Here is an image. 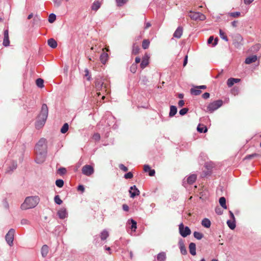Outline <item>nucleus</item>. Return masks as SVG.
<instances>
[{"mask_svg":"<svg viewBox=\"0 0 261 261\" xmlns=\"http://www.w3.org/2000/svg\"><path fill=\"white\" fill-rule=\"evenodd\" d=\"M56 19V16L55 14L51 13L48 17V21L50 23H53Z\"/></svg>","mask_w":261,"mask_h":261,"instance_id":"40","label":"nucleus"},{"mask_svg":"<svg viewBox=\"0 0 261 261\" xmlns=\"http://www.w3.org/2000/svg\"><path fill=\"white\" fill-rule=\"evenodd\" d=\"M129 221H130V222L132 223L131 229L133 231H135L136 229L137 228V222H136V221H135V220H134L132 219H131Z\"/></svg>","mask_w":261,"mask_h":261,"instance_id":"41","label":"nucleus"},{"mask_svg":"<svg viewBox=\"0 0 261 261\" xmlns=\"http://www.w3.org/2000/svg\"><path fill=\"white\" fill-rule=\"evenodd\" d=\"M40 198L38 196L27 197L21 205V208L25 210L35 207L39 203Z\"/></svg>","mask_w":261,"mask_h":261,"instance_id":"2","label":"nucleus"},{"mask_svg":"<svg viewBox=\"0 0 261 261\" xmlns=\"http://www.w3.org/2000/svg\"><path fill=\"white\" fill-rule=\"evenodd\" d=\"M58 215L60 219H63L65 218L67 215L66 209L64 208H61L58 212Z\"/></svg>","mask_w":261,"mask_h":261,"instance_id":"17","label":"nucleus"},{"mask_svg":"<svg viewBox=\"0 0 261 261\" xmlns=\"http://www.w3.org/2000/svg\"><path fill=\"white\" fill-rule=\"evenodd\" d=\"M189 251L190 253L192 255H196V244L194 243H191L189 244Z\"/></svg>","mask_w":261,"mask_h":261,"instance_id":"19","label":"nucleus"},{"mask_svg":"<svg viewBox=\"0 0 261 261\" xmlns=\"http://www.w3.org/2000/svg\"><path fill=\"white\" fill-rule=\"evenodd\" d=\"M227 224L228 227L231 229H234L235 228V227H236V223H235L234 220H227Z\"/></svg>","mask_w":261,"mask_h":261,"instance_id":"30","label":"nucleus"},{"mask_svg":"<svg viewBox=\"0 0 261 261\" xmlns=\"http://www.w3.org/2000/svg\"><path fill=\"white\" fill-rule=\"evenodd\" d=\"M4 40H3V45L4 46H8L9 45V44H10V41H9V33H8V30H5L4 31Z\"/></svg>","mask_w":261,"mask_h":261,"instance_id":"13","label":"nucleus"},{"mask_svg":"<svg viewBox=\"0 0 261 261\" xmlns=\"http://www.w3.org/2000/svg\"><path fill=\"white\" fill-rule=\"evenodd\" d=\"M166 258V253L164 252H160L157 255V259L158 261H164Z\"/></svg>","mask_w":261,"mask_h":261,"instance_id":"26","label":"nucleus"},{"mask_svg":"<svg viewBox=\"0 0 261 261\" xmlns=\"http://www.w3.org/2000/svg\"><path fill=\"white\" fill-rule=\"evenodd\" d=\"M15 232V230L13 228H11L9 230L5 237L6 242L10 246H12L13 244Z\"/></svg>","mask_w":261,"mask_h":261,"instance_id":"6","label":"nucleus"},{"mask_svg":"<svg viewBox=\"0 0 261 261\" xmlns=\"http://www.w3.org/2000/svg\"><path fill=\"white\" fill-rule=\"evenodd\" d=\"M109 234L108 231L103 230L100 233V238L101 240H105L109 237Z\"/></svg>","mask_w":261,"mask_h":261,"instance_id":"29","label":"nucleus"},{"mask_svg":"<svg viewBox=\"0 0 261 261\" xmlns=\"http://www.w3.org/2000/svg\"><path fill=\"white\" fill-rule=\"evenodd\" d=\"M194 237L197 240H201L203 237V234L199 232L195 231L193 233Z\"/></svg>","mask_w":261,"mask_h":261,"instance_id":"33","label":"nucleus"},{"mask_svg":"<svg viewBox=\"0 0 261 261\" xmlns=\"http://www.w3.org/2000/svg\"><path fill=\"white\" fill-rule=\"evenodd\" d=\"M82 172L83 174L89 176L93 174L94 170L92 166L86 165L82 167Z\"/></svg>","mask_w":261,"mask_h":261,"instance_id":"9","label":"nucleus"},{"mask_svg":"<svg viewBox=\"0 0 261 261\" xmlns=\"http://www.w3.org/2000/svg\"><path fill=\"white\" fill-rule=\"evenodd\" d=\"M129 193L130 194V197L134 198L136 196L139 195L140 191L137 188L136 186H133L130 187Z\"/></svg>","mask_w":261,"mask_h":261,"instance_id":"11","label":"nucleus"},{"mask_svg":"<svg viewBox=\"0 0 261 261\" xmlns=\"http://www.w3.org/2000/svg\"><path fill=\"white\" fill-rule=\"evenodd\" d=\"M100 3L97 1H95L91 6V9L92 10H94L95 11H96L98 10V9L100 7Z\"/></svg>","mask_w":261,"mask_h":261,"instance_id":"22","label":"nucleus"},{"mask_svg":"<svg viewBox=\"0 0 261 261\" xmlns=\"http://www.w3.org/2000/svg\"><path fill=\"white\" fill-rule=\"evenodd\" d=\"M149 175L150 176H153L155 174V170L152 169V170H150L149 171Z\"/></svg>","mask_w":261,"mask_h":261,"instance_id":"59","label":"nucleus"},{"mask_svg":"<svg viewBox=\"0 0 261 261\" xmlns=\"http://www.w3.org/2000/svg\"><path fill=\"white\" fill-rule=\"evenodd\" d=\"M68 128H69V125H68V123H66L64 124V125L62 127V128L61 129V132L62 134H65L67 132V130H68Z\"/></svg>","mask_w":261,"mask_h":261,"instance_id":"35","label":"nucleus"},{"mask_svg":"<svg viewBox=\"0 0 261 261\" xmlns=\"http://www.w3.org/2000/svg\"><path fill=\"white\" fill-rule=\"evenodd\" d=\"M54 201L57 204L60 205L62 203V200L60 198L59 195H56L54 197Z\"/></svg>","mask_w":261,"mask_h":261,"instance_id":"42","label":"nucleus"},{"mask_svg":"<svg viewBox=\"0 0 261 261\" xmlns=\"http://www.w3.org/2000/svg\"><path fill=\"white\" fill-rule=\"evenodd\" d=\"M36 158L35 161L38 164L43 163L46 156L47 145L46 140L44 138H41L37 143L35 146Z\"/></svg>","mask_w":261,"mask_h":261,"instance_id":"1","label":"nucleus"},{"mask_svg":"<svg viewBox=\"0 0 261 261\" xmlns=\"http://www.w3.org/2000/svg\"><path fill=\"white\" fill-rule=\"evenodd\" d=\"M53 2L56 6L59 7L61 4L62 0H53Z\"/></svg>","mask_w":261,"mask_h":261,"instance_id":"52","label":"nucleus"},{"mask_svg":"<svg viewBox=\"0 0 261 261\" xmlns=\"http://www.w3.org/2000/svg\"><path fill=\"white\" fill-rule=\"evenodd\" d=\"M36 84L39 88H43L44 87V81L42 79L39 78L37 79Z\"/></svg>","mask_w":261,"mask_h":261,"instance_id":"32","label":"nucleus"},{"mask_svg":"<svg viewBox=\"0 0 261 261\" xmlns=\"http://www.w3.org/2000/svg\"><path fill=\"white\" fill-rule=\"evenodd\" d=\"M133 177V175L132 172H129L124 175V177L126 179H130Z\"/></svg>","mask_w":261,"mask_h":261,"instance_id":"49","label":"nucleus"},{"mask_svg":"<svg viewBox=\"0 0 261 261\" xmlns=\"http://www.w3.org/2000/svg\"><path fill=\"white\" fill-rule=\"evenodd\" d=\"M210 93H208V92H205L204 93V94H203L202 95V97L204 98V99H207L210 97Z\"/></svg>","mask_w":261,"mask_h":261,"instance_id":"56","label":"nucleus"},{"mask_svg":"<svg viewBox=\"0 0 261 261\" xmlns=\"http://www.w3.org/2000/svg\"><path fill=\"white\" fill-rule=\"evenodd\" d=\"M198 132L199 133H205L207 132V129L206 126H201L200 125H199L197 128Z\"/></svg>","mask_w":261,"mask_h":261,"instance_id":"37","label":"nucleus"},{"mask_svg":"<svg viewBox=\"0 0 261 261\" xmlns=\"http://www.w3.org/2000/svg\"><path fill=\"white\" fill-rule=\"evenodd\" d=\"M191 94L194 95H198L201 93V91L199 89H195L192 88L190 90Z\"/></svg>","mask_w":261,"mask_h":261,"instance_id":"34","label":"nucleus"},{"mask_svg":"<svg viewBox=\"0 0 261 261\" xmlns=\"http://www.w3.org/2000/svg\"><path fill=\"white\" fill-rule=\"evenodd\" d=\"M219 203L220 205L224 209L227 208L226 204V199L224 197H221L219 199Z\"/></svg>","mask_w":261,"mask_h":261,"instance_id":"28","label":"nucleus"},{"mask_svg":"<svg viewBox=\"0 0 261 261\" xmlns=\"http://www.w3.org/2000/svg\"><path fill=\"white\" fill-rule=\"evenodd\" d=\"M56 185L59 188H62L64 185V181L62 179H57L56 181Z\"/></svg>","mask_w":261,"mask_h":261,"instance_id":"43","label":"nucleus"},{"mask_svg":"<svg viewBox=\"0 0 261 261\" xmlns=\"http://www.w3.org/2000/svg\"><path fill=\"white\" fill-rule=\"evenodd\" d=\"M238 21L237 20H234L233 21H232L231 22V25L235 28V27H237V25H238Z\"/></svg>","mask_w":261,"mask_h":261,"instance_id":"60","label":"nucleus"},{"mask_svg":"<svg viewBox=\"0 0 261 261\" xmlns=\"http://www.w3.org/2000/svg\"><path fill=\"white\" fill-rule=\"evenodd\" d=\"M222 104L223 101L221 100L214 101L208 105L207 107V110L208 111L212 113L221 107L222 106Z\"/></svg>","mask_w":261,"mask_h":261,"instance_id":"4","label":"nucleus"},{"mask_svg":"<svg viewBox=\"0 0 261 261\" xmlns=\"http://www.w3.org/2000/svg\"><path fill=\"white\" fill-rule=\"evenodd\" d=\"M93 138L96 141H98L100 139V135L98 133L94 134L93 136Z\"/></svg>","mask_w":261,"mask_h":261,"instance_id":"51","label":"nucleus"},{"mask_svg":"<svg viewBox=\"0 0 261 261\" xmlns=\"http://www.w3.org/2000/svg\"><path fill=\"white\" fill-rule=\"evenodd\" d=\"M257 59V57L256 55L251 56L246 59L245 63L247 64H250L252 63L255 62Z\"/></svg>","mask_w":261,"mask_h":261,"instance_id":"18","label":"nucleus"},{"mask_svg":"<svg viewBox=\"0 0 261 261\" xmlns=\"http://www.w3.org/2000/svg\"><path fill=\"white\" fill-rule=\"evenodd\" d=\"M197 178V176L196 174H192L189 176L187 178V182L189 184H193Z\"/></svg>","mask_w":261,"mask_h":261,"instance_id":"24","label":"nucleus"},{"mask_svg":"<svg viewBox=\"0 0 261 261\" xmlns=\"http://www.w3.org/2000/svg\"><path fill=\"white\" fill-rule=\"evenodd\" d=\"M189 17L194 20H204L205 19V16L200 13L191 11L189 14Z\"/></svg>","mask_w":261,"mask_h":261,"instance_id":"5","label":"nucleus"},{"mask_svg":"<svg viewBox=\"0 0 261 261\" xmlns=\"http://www.w3.org/2000/svg\"><path fill=\"white\" fill-rule=\"evenodd\" d=\"M119 168L124 172H126L128 170V168L125 167L123 164H120L119 165Z\"/></svg>","mask_w":261,"mask_h":261,"instance_id":"50","label":"nucleus"},{"mask_svg":"<svg viewBox=\"0 0 261 261\" xmlns=\"http://www.w3.org/2000/svg\"><path fill=\"white\" fill-rule=\"evenodd\" d=\"M183 29L181 27H178L173 34V36L176 38H180L182 34Z\"/></svg>","mask_w":261,"mask_h":261,"instance_id":"15","label":"nucleus"},{"mask_svg":"<svg viewBox=\"0 0 261 261\" xmlns=\"http://www.w3.org/2000/svg\"><path fill=\"white\" fill-rule=\"evenodd\" d=\"M179 231L180 234L182 237H184V238L190 235L191 233V230L189 228V227L188 226H186L185 227L184 225L182 223H180L179 225Z\"/></svg>","mask_w":261,"mask_h":261,"instance_id":"8","label":"nucleus"},{"mask_svg":"<svg viewBox=\"0 0 261 261\" xmlns=\"http://www.w3.org/2000/svg\"><path fill=\"white\" fill-rule=\"evenodd\" d=\"M201 224L203 226L206 228H209L211 226V221L207 218H204L201 222Z\"/></svg>","mask_w":261,"mask_h":261,"instance_id":"23","label":"nucleus"},{"mask_svg":"<svg viewBox=\"0 0 261 261\" xmlns=\"http://www.w3.org/2000/svg\"><path fill=\"white\" fill-rule=\"evenodd\" d=\"M48 110L47 105L46 104H43L40 113L38 116V120L36 123L37 127L39 128L44 125L48 116Z\"/></svg>","mask_w":261,"mask_h":261,"instance_id":"3","label":"nucleus"},{"mask_svg":"<svg viewBox=\"0 0 261 261\" xmlns=\"http://www.w3.org/2000/svg\"><path fill=\"white\" fill-rule=\"evenodd\" d=\"M214 40V37L213 36H211L210 37V38H208V40H207V43L208 44H211L212 43L213 41Z\"/></svg>","mask_w":261,"mask_h":261,"instance_id":"63","label":"nucleus"},{"mask_svg":"<svg viewBox=\"0 0 261 261\" xmlns=\"http://www.w3.org/2000/svg\"><path fill=\"white\" fill-rule=\"evenodd\" d=\"M150 44V41L148 39H144L142 42V48L144 49H147Z\"/></svg>","mask_w":261,"mask_h":261,"instance_id":"31","label":"nucleus"},{"mask_svg":"<svg viewBox=\"0 0 261 261\" xmlns=\"http://www.w3.org/2000/svg\"><path fill=\"white\" fill-rule=\"evenodd\" d=\"M77 190L82 192H84L85 191V188L83 185H79L77 187Z\"/></svg>","mask_w":261,"mask_h":261,"instance_id":"57","label":"nucleus"},{"mask_svg":"<svg viewBox=\"0 0 261 261\" xmlns=\"http://www.w3.org/2000/svg\"><path fill=\"white\" fill-rule=\"evenodd\" d=\"M122 208L123 210V211H125V212H127L128 210H129V207L126 204H123L122 205Z\"/></svg>","mask_w":261,"mask_h":261,"instance_id":"58","label":"nucleus"},{"mask_svg":"<svg viewBox=\"0 0 261 261\" xmlns=\"http://www.w3.org/2000/svg\"><path fill=\"white\" fill-rule=\"evenodd\" d=\"M178 104L179 107H182L184 105L185 102L183 100H180L178 101Z\"/></svg>","mask_w":261,"mask_h":261,"instance_id":"61","label":"nucleus"},{"mask_svg":"<svg viewBox=\"0 0 261 261\" xmlns=\"http://www.w3.org/2000/svg\"><path fill=\"white\" fill-rule=\"evenodd\" d=\"M48 252V247L46 245H44L41 248V254L43 257H46Z\"/></svg>","mask_w":261,"mask_h":261,"instance_id":"21","label":"nucleus"},{"mask_svg":"<svg viewBox=\"0 0 261 261\" xmlns=\"http://www.w3.org/2000/svg\"><path fill=\"white\" fill-rule=\"evenodd\" d=\"M150 170H151L150 167L149 165H145L144 166V170L145 172L149 171Z\"/></svg>","mask_w":261,"mask_h":261,"instance_id":"55","label":"nucleus"},{"mask_svg":"<svg viewBox=\"0 0 261 261\" xmlns=\"http://www.w3.org/2000/svg\"><path fill=\"white\" fill-rule=\"evenodd\" d=\"M196 88L197 89H205L206 88V86L205 85H201V86H197V87H196Z\"/></svg>","mask_w":261,"mask_h":261,"instance_id":"64","label":"nucleus"},{"mask_svg":"<svg viewBox=\"0 0 261 261\" xmlns=\"http://www.w3.org/2000/svg\"><path fill=\"white\" fill-rule=\"evenodd\" d=\"M149 56L147 54H145L143 57L142 62L141 63V67L143 69L145 68L149 63Z\"/></svg>","mask_w":261,"mask_h":261,"instance_id":"12","label":"nucleus"},{"mask_svg":"<svg viewBox=\"0 0 261 261\" xmlns=\"http://www.w3.org/2000/svg\"><path fill=\"white\" fill-rule=\"evenodd\" d=\"M85 72V76L87 77V80L88 81H90L91 80V76L89 74V72L88 69H85L84 70Z\"/></svg>","mask_w":261,"mask_h":261,"instance_id":"47","label":"nucleus"},{"mask_svg":"<svg viewBox=\"0 0 261 261\" xmlns=\"http://www.w3.org/2000/svg\"><path fill=\"white\" fill-rule=\"evenodd\" d=\"M257 156H261V155L257 153H253V154L247 155L245 159L249 160V159H251L253 157H257Z\"/></svg>","mask_w":261,"mask_h":261,"instance_id":"46","label":"nucleus"},{"mask_svg":"<svg viewBox=\"0 0 261 261\" xmlns=\"http://www.w3.org/2000/svg\"><path fill=\"white\" fill-rule=\"evenodd\" d=\"M187 62H188V56L186 55L185 56V59H184V63H183V66H186V65L187 64Z\"/></svg>","mask_w":261,"mask_h":261,"instance_id":"62","label":"nucleus"},{"mask_svg":"<svg viewBox=\"0 0 261 261\" xmlns=\"http://www.w3.org/2000/svg\"><path fill=\"white\" fill-rule=\"evenodd\" d=\"M188 111V108H183L182 109H181L180 111H179V114L180 115H185Z\"/></svg>","mask_w":261,"mask_h":261,"instance_id":"48","label":"nucleus"},{"mask_svg":"<svg viewBox=\"0 0 261 261\" xmlns=\"http://www.w3.org/2000/svg\"><path fill=\"white\" fill-rule=\"evenodd\" d=\"M243 40V37L239 34L233 36V44L237 48H240L242 45Z\"/></svg>","mask_w":261,"mask_h":261,"instance_id":"7","label":"nucleus"},{"mask_svg":"<svg viewBox=\"0 0 261 261\" xmlns=\"http://www.w3.org/2000/svg\"><path fill=\"white\" fill-rule=\"evenodd\" d=\"M67 172V170L65 168L61 167L58 170V173H59L60 175H63L65 174Z\"/></svg>","mask_w":261,"mask_h":261,"instance_id":"44","label":"nucleus"},{"mask_svg":"<svg viewBox=\"0 0 261 261\" xmlns=\"http://www.w3.org/2000/svg\"><path fill=\"white\" fill-rule=\"evenodd\" d=\"M215 212L216 213L218 214V215H221L223 213V211L222 210H221V208L219 207H217L216 208H215Z\"/></svg>","mask_w":261,"mask_h":261,"instance_id":"54","label":"nucleus"},{"mask_svg":"<svg viewBox=\"0 0 261 261\" xmlns=\"http://www.w3.org/2000/svg\"><path fill=\"white\" fill-rule=\"evenodd\" d=\"M219 35L220 37L224 40L228 41V38L225 33L221 29L219 30Z\"/></svg>","mask_w":261,"mask_h":261,"instance_id":"36","label":"nucleus"},{"mask_svg":"<svg viewBox=\"0 0 261 261\" xmlns=\"http://www.w3.org/2000/svg\"><path fill=\"white\" fill-rule=\"evenodd\" d=\"M177 113V108L174 106H171L170 108L169 116L173 117Z\"/></svg>","mask_w":261,"mask_h":261,"instance_id":"27","label":"nucleus"},{"mask_svg":"<svg viewBox=\"0 0 261 261\" xmlns=\"http://www.w3.org/2000/svg\"><path fill=\"white\" fill-rule=\"evenodd\" d=\"M241 15L240 12H230L228 13V15L231 16L232 17H238L240 16Z\"/></svg>","mask_w":261,"mask_h":261,"instance_id":"45","label":"nucleus"},{"mask_svg":"<svg viewBox=\"0 0 261 261\" xmlns=\"http://www.w3.org/2000/svg\"><path fill=\"white\" fill-rule=\"evenodd\" d=\"M20 223L21 225H28L30 224V222L27 219H23L21 220Z\"/></svg>","mask_w":261,"mask_h":261,"instance_id":"53","label":"nucleus"},{"mask_svg":"<svg viewBox=\"0 0 261 261\" xmlns=\"http://www.w3.org/2000/svg\"><path fill=\"white\" fill-rule=\"evenodd\" d=\"M108 54L106 53H103L100 57V60L101 62L103 64H105L108 60Z\"/></svg>","mask_w":261,"mask_h":261,"instance_id":"25","label":"nucleus"},{"mask_svg":"<svg viewBox=\"0 0 261 261\" xmlns=\"http://www.w3.org/2000/svg\"><path fill=\"white\" fill-rule=\"evenodd\" d=\"M178 245L179 247L180 252L183 255H186L187 254V251L185 247L184 241L181 239L178 242Z\"/></svg>","mask_w":261,"mask_h":261,"instance_id":"14","label":"nucleus"},{"mask_svg":"<svg viewBox=\"0 0 261 261\" xmlns=\"http://www.w3.org/2000/svg\"><path fill=\"white\" fill-rule=\"evenodd\" d=\"M95 87L98 91H100L103 86L104 82L103 79L98 76L95 79Z\"/></svg>","mask_w":261,"mask_h":261,"instance_id":"10","label":"nucleus"},{"mask_svg":"<svg viewBox=\"0 0 261 261\" xmlns=\"http://www.w3.org/2000/svg\"><path fill=\"white\" fill-rule=\"evenodd\" d=\"M139 47L137 45H135V44H134L133 46L132 54L134 55H137L139 53Z\"/></svg>","mask_w":261,"mask_h":261,"instance_id":"39","label":"nucleus"},{"mask_svg":"<svg viewBox=\"0 0 261 261\" xmlns=\"http://www.w3.org/2000/svg\"><path fill=\"white\" fill-rule=\"evenodd\" d=\"M128 0H116L117 6L121 7L125 4Z\"/></svg>","mask_w":261,"mask_h":261,"instance_id":"38","label":"nucleus"},{"mask_svg":"<svg viewBox=\"0 0 261 261\" xmlns=\"http://www.w3.org/2000/svg\"><path fill=\"white\" fill-rule=\"evenodd\" d=\"M48 45L53 48H55L57 46V41L53 38L49 39L47 41Z\"/></svg>","mask_w":261,"mask_h":261,"instance_id":"20","label":"nucleus"},{"mask_svg":"<svg viewBox=\"0 0 261 261\" xmlns=\"http://www.w3.org/2000/svg\"><path fill=\"white\" fill-rule=\"evenodd\" d=\"M241 81L240 79L229 78L227 81V86L229 87L232 86L234 83H237Z\"/></svg>","mask_w":261,"mask_h":261,"instance_id":"16","label":"nucleus"}]
</instances>
